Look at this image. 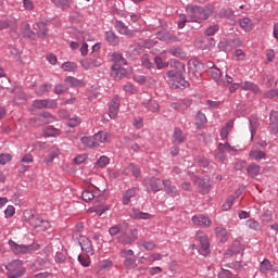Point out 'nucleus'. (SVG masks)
<instances>
[{
    "label": "nucleus",
    "mask_w": 278,
    "mask_h": 278,
    "mask_svg": "<svg viewBox=\"0 0 278 278\" xmlns=\"http://www.w3.org/2000/svg\"><path fill=\"white\" fill-rule=\"evenodd\" d=\"M172 70L167 72V83L170 88L175 90L179 88H188L189 84L184 78V73H186V64L174 61L170 64Z\"/></svg>",
    "instance_id": "1"
},
{
    "label": "nucleus",
    "mask_w": 278,
    "mask_h": 278,
    "mask_svg": "<svg viewBox=\"0 0 278 278\" xmlns=\"http://www.w3.org/2000/svg\"><path fill=\"white\" fill-rule=\"evenodd\" d=\"M111 60L113 61L111 77L116 80H121L127 76V70L124 66L127 64L125 59L121 53L111 54Z\"/></svg>",
    "instance_id": "2"
},
{
    "label": "nucleus",
    "mask_w": 278,
    "mask_h": 278,
    "mask_svg": "<svg viewBox=\"0 0 278 278\" xmlns=\"http://www.w3.org/2000/svg\"><path fill=\"white\" fill-rule=\"evenodd\" d=\"M24 220L30 225L34 229L38 231H47V229H51V224L49 220L40 218L38 215L34 214V211L26 210L24 212Z\"/></svg>",
    "instance_id": "3"
},
{
    "label": "nucleus",
    "mask_w": 278,
    "mask_h": 278,
    "mask_svg": "<svg viewBox=\"0 0 278 278\" xmlns=\"http://www.w3.org/2000/svg\"><path fill=\"white\" fill-rule=\"evenodd\" d=\"M5 269L11 273L8 278H18L25 275V268H23V261L21 260L12 261L5 266Z\"/></svg>",
    "instance_id": "4"
},
{
    "label": "nucleus",
    "mask_w": 278,
    "mask_h": 278,
    "mask_svg": "<svg viewBox=\"0 0 278 278\" xmlns=\"http://www.w3.org/2000/svg\"><path fill=\"white\" fill-rule=\"evenodd\" d=\"M9 247H11V251L15 253V255H25L27 253H34V251H38L40 249V245H23L18 244L12 240L9 241Z\"/></svg>",
    "instance_id": "5"
},
{
    "label": "nucleus",
    "mask_w": 278,
    "mask_h": 278,
    "mask_svg": "<svg viewBox=\"0 0 278 278\" xmlns=\"http://www.w3.org/2000/svg\"><path fill=\"white\" fill-rule=\"evenodd\" d=\"M119 255L124 258V266L127 270H131L138 267V264H136V256L134 255V250H121Z\"/></svg>",
    "instance_id": "6"
},
{
    "label": "nucleus",
    "mask_w": 278,
    "mask_h": 278,
    "mask_svg": "<svg viewBox=\"0 0 278 278\" xmlns=\"http://www.w3.org/2000/svg\"><path fill=\"white\" fill-rule=\"evenodd\" d=\"M83 68H85V71H90L92 68H99V66L103 65V59H101V56H97V54L90 55L87 59H84L80 62Z\"/></svg>",
    "instance_id": "7"
},
{
    "label": "nucleus",
    "mask_w": 278,
    "mask_h": 278,
    "mask_svg": "<svg viewBox=\"0 0 278 278\" xmlns=\"http://www.w3.org/2000/svg\"><path fill=\"white\" fill-rule=\"evenodd\" d=\"M35 110H53L58 108V102L53 99H37L33 102Z\"/></svg>",
    "instance_id": "8"
},
{
    "label": "nucleus",
    "mask_w": 278,
    "mask_h": 278,
    "mask_svg": "<svg viewBox=\"0 0 278 278\" xmlns=\"http://www.w3.org/2000/svg\"><path fill=\"white\" fill-rule=\"evenodd\" d=\"M197 240L200 242L201 255H210V240L207 239V235H205L203 231H198Z\"/></svg>",
    "instance_id": "9"
},
{
    "label": "nucleus",
    "mask_w": 278,
    "mask_h": 278,
    "mask_svg": "<svg viewBox=\"0 0 278 278\" xmlns=\"http://www.w3.org/2000/svg\"><path fill=\"white\" fill-rule=\"evenodd\" d=\"M81 251L86 253L88 257L94 255V247H92V241L86 236H80L78 239Z\"/></svg>",
    "instance_id": "10"
},
{
    "label": "nucleus",
    "mask_w": 278,
    "mask_h": 278,
    "mask_svg": "<svg viewBox=\"0 0 278 278\" xmlns=\"http://www.w3.org/2000/svg\"><path fill=\"white\" fill-rule=\"evenodd\" d=\"M121 244H131L138 240V229H130L129 233H122L117 238Z\"/></svg>",
    "instance_id": "11"
},
{
    "label": "nucleus",
    "mask_w": 278,
    "mask_h": 278,
    "mask_svg": "<svg viewBox=\"0 0 278 278\" xmlns=\"http://www.w3.org/2000/svg\"><path fill=\"white\" fill-rule=\"evenodd\" d=\"M186 12L188 15L189 21L191 23H200V7L199 5H193V4H188L186 7Z\"/></svg>",
    "instance_id": "12"
},
{
    "label": "nucleus",
    "mask_w": 278,
    "mask_h": 278,
    "mask_svg": "<svg viewBox=\"0 0 278 278\" xmlns=\"http://www.w3.org/2000/svg\"><path fill=\"white\" fill-rule=\"evenodd\" d=\"M188 175H190L193 184H198V188H199L201 194H207V192H210V182L207 181V179H205V178L199 179V177H197L194 175L192 176V174L190 172H188Z\"/></svg>",
    "instance_id": "13"
},
{
    "label": "nucleus",
    "mask_w": 278,
    "mask_h": 278,
    "mask_svg": "<svg viewBox=\"0 0 278 278\" xmlns=\"http://www.w3.org/2000/svg\"><path fill=\"white\" fill-rule=\"evenodd\" d=\"M146 188L152 192H160L162 190V180L160 178L150 177L146 178L143 181Z\"/></svg>",
    "instance_id": "14"
},
{
    "label": "nucleus",
    "mask_w": 278,
    "mask_h": 278,
    "mask_svg": "<svg viewBox=\"0 0 278 278\" xmlns=\"http://www.w3.org/2000/svg\"><path fill=\"white\" fill-rule=\"evenodd\" d=\"M193 225H197L198 227H204L210 228L212 227V219L203 214L194 215L191 218Z\"/></svg>",
    "instance_id": "15"
},
{
    "label": "nucleus",
    "mask_w": 278,
    "mask_h": 278,
    "mask_svg": "<svg viewBox=\"0 0 278 278\" xmlns=\"http://www.w3.org/2000/svg\"><path fill=\"white\" fill-rule=\"evenodd\" d=\"M119 108H121V99H118V96H115L112 99L111 104L109 106L110 118H116V116L118 115Z\"/></svg>",
    "instance_id": "16"
},
{
    "label": "nucleus",
    "mask_w": 278,
    "mask_h": 278,
    "mask_svg": "<svg viewBox=\"0 0 278 278\" xmlns=\"http://www.w3.org/2000/svg\"><path fill=\"white\" fill-rule=\"evenodd\" d=\"M130 218H134L135 220H151V218H153V215L141 212L138 208H132L130 212Z\"/></svg>",
    "instance_id": "17"
},
{
    "label": "nucleus",
    "mask_w": 278,
    "mask_h": 278,
    "mask_svg": "<svg viewBox=\"0 0 278 278\" xmlns=\"http://www.w3.org/2000/svg\"><path fill=\"white\" fill-rule=\"evenodd\" d=\"M212 14H214V5L207 4L205 7H200V23L207 21Z\"/></svg>",
    "instance_id": "18"
},
{
    "label": "nucleus",
    "mask_w": 278,
    "mask_h": 278,
    "mask_svg": "<svg viewBox=\"0 0 278 278\" xmlns=\"http://www.w3.org/2000/svg\"><path fill=\"white\" fill-rule=\"evenodd\" d=\"M241 90H250L254 94H262V89H260V86H257L255 83H251L249 80H245L240 84Z\"/></svg>",
    "instance_id": "19"
},
{
    "label": "nucleus",
    "mask_w": 278,
    "mask_h": 278,
    "mask_svg": "<svg viewBox=\"0 0 278 278\" xmlns=\"http://www.w3.org/2000/svg\"><path fill=\"white\" fill-rule=\"evenodd\" d=\"M190 105H192V100L190 99L179 100L178 102L172 103L173 110H178V112H185Z\"/></svg>",
    "instance_id": "20"
},
{
    "label": "nucleus",
    "mask_w": 278,
    "mask_h": 278,
    "mask_svg": "<svg viewBox=\"0 0 278 278\" xmlns=\"http://www.w3.org/2000/svg\"><path fill=\"white\" fill-rule=\"evenodd\" d=\"M115 29L118 34H122V36H126V38H134V31L129 30L123 22H116Z\"/></svg>",
    "instance_id": "21"
},
{
    "label": "nucleus",
    "mask_w": 278,
    "mask_h": 278,
    "mask_svg": "<svg viewBox=\"0 0 278 278\" xmlns=\"http://www.w3.org/2000/svg\"><path fill=\"white\" fill-rule=\"evenodd\" d=\"M163 186L166 194L169 197H177V194H179L177 187L173 186V182L169 179H163Z\"/></svg>",
    "instance_id": "22"
},
{
    "label": "nucleus",
    "mask_w": 278,
    "mask_h": 278,
    "mask_svg": "<svg viewBox=\"0 0 278 278\" xmlns=\"http://www.w3.org/2000/svg\"><path fill=\"white\" fill-rule=\"evenodd\" d=\"M60 155V149L58 147H52L49 149L48 155L45 157V164L47 166H51L53 164V160Z\"/></svg>",
    "instance_id": "23"
},
{
    "label": "nucleus",
    "mask_w": 278,
    "mask_h": 278,
    "mask_svg": "<svg viewBox=\"0 0 278 278\" xmlns=\"http://www.w3.org/2000/svg\"><path fill=\"white\" fill-rule=\"evenodd\" d=\"M249 155H250V160H253L254 162L266 160V152L262 151L260 148L252 149Z\"/></svg>",
    "instance_id": "24"
},
{
    "label": "nucleus",
    "mask_w": 278,
    "mask_h": 278,
    "mask_svg": "<svg viewBox=\"0 0 278 278\" xmlns=\"http://www.w3.org/2000/svg\"><path fill=\"white\" fill-rule=\"evenodd\" d=\"M195 47L201 49V51H210V49H212V39L200 38L195 41Z\"/></svg>",
    "instance_id": "25"
},
{
    "label": "nucleus",
    "mask_w": 278,
    "mask_h": 278,
    "mask_svg": "<svg viewBox=\"0 0 278 278\" xmlns=\"http://www.w3.org/2000/svg\"><path fill=\"white\" fill-rule=\"evenodd\" d=\"M35 31H37V36L39 38H46L49 34V29L47 28V24L39 22L34 25Z\"/></svg>",
    "instance_id": "26"
},
{
    "label": "nucleus",
    "mask_w": 278,
    "mask_h": 278,
    "mask_svg": "<svg viewBox=\"0 0 278 278\" xmlns=\"http://www.w3.org/2000/svg\"><path fill=\"white\" fill-rule=\"evenodd\" d=\"M239 26L241 27V29H243V31H252L254 24H253V20L249 18V17H243L239 20Z\"/></svg>",
    "instance_id": "27"
},
{
    "label": "nucleus",
    "mask_w": 278,
    "mask_h": 278,
    "mask_svg": "<svg viewBox=\"0 0 278 278\" xmlns=\"http://www.w3.org/2000/svg\"><path fill=\"white\" fill-rule=\"evenodd\" d=\"M156 38L163 42H177V37H173L168 31L161 30L156 34Z\"/></svg>",
    "instance_id": "28"
},
{
    "label": "nucleus",
    "mask_w": 278,
    "mask_h": 278,
    "mask_svg": "<svg viewBox=\"0 0 278 278\" xmlns=\"http://www.w3.org/2000/svg\"><path fill=\"white\" fill-rule=\"evenodd\" d=\"M216 238L219 240V242L225 243L227 240H229V233H227V229L223 227H216L215 228Z\"/></svg>",
    "instance_id": "29"
},
{
    "label": "nucleus",
    "mask_w": 278,
    "mask_h": 278,
    "mask_svg": "<svg viewBox=\"0 0 278 278\" xmlns=\"http://www.w3.org/2000/svg\"><path fill=\"white\" fill-rule=\"evenodd\" d=\"M110 134H108L106 131H99L93 136V140H96L97 147H99V144L108 142Z\"/></svg>",
    "instance_id": "30"
},
{
    "label": "nucleus",
    "mask_w": 278,
    "mask_h": 278,
    "mask_svg": "<svg viewBox=\"0 0 278 278\" xmlns=\"http://www.w3.org/2000/svg\"><path fill=\"white\" fill-rule=\"evenodd\" d=\"M240 194H241V191L239 189L236 191L235 195H231L226 200V202L223 204L224 212H229V210H231V206L233 205V201H236V199H238Z\"/></svg>",
    "instance_id": "31"
},
{
    "label": "nucleus",
    "mask_w": 278,
    "mask_h": 278,
    "mask_svg": "<svg viewBox=\"0 0 278 278\" xmlns=\"http://www.w3.org/2000/svg\"><path fill=\"white\" fill-rule=\"evenodd\" d=\"M269 121H270V129L274 131V134L278 132V112L277 111H271L269 115Z\"/></svg>",
    "instance_id": "32"
},
{
    "label": "nucleus",
    "mask_w": 278,
    "mask_h": 278,
    "mask_svg": "<svg viewBox=\"0 0 278 278\" xmlns=\"http://www.w3.org/2000/svg\"><path fill=\"white\" fill-rule=\"evenodd\" d=\"M137 194V189L136 188H131L128 189L123 197V205H129V203H131V199H134V197H136Z\"/></svg>",
    "instance_id": "33"
},
{
    "label": "nucleus",
    "mask_w": 278,
    "mask_h": 278,
    "mask_svg": "<svg viewBox=\"0 0 278 278\" xmlns=\"http://www.w3.org/2000/svg\"><path fill=\"white\" fill-rule=\"evenodd\" d=\"M208 73L212 79H214V81H216L218 86L223 84V80H220V77H223V73L220 72V68L212 67Z\"/></svg>",
    "instance_id": "34"
},
{
    "label": "nucleus",
    "mask_w": 278,
    "mask_h": 278,
    "mask_svg": "<svg viewBox=\"0 0 278 278\" xmlns=\"http://www.w3.org/2000/svg\"><path fill=\"white\" fill-rule=\"evenodd\" d=\"M247 173L250 177H257L262 173V166L253 163L247 167Z\"/></svg>",
    "instance_id": "35"
},
{
    "label": "nucleus",
    "mask_w": 278,
    "mask_h": 278,
    "mask_svg": "<svg viewBox=\"0 0 278 278\" xmlns=\"http://www.w3.org/2000/svg\"><path fill=\"white\" fill-rule=\"evenodd\" d=\"M173 142H176L177 144L186 142V136H184V131H181L180 128L174 129Z\"/></svg>",
    "instance_id": "36"
},
{
    "label": "nucleus",
    "mask_w": 278,
    "mask_h": 278,
    "mask_svg": "<svg viewBox=\"0 0 278 278\" xmlns=\"http://www.w3.org/2000/svg\"><path fill=\"white\" fill-rule=\"evenodd\" d=\"M66 86H70L71 88H77V86H84V81L73 77L68 76L65 78Z\"/></svg>",
    "instance_id": "37"
},
{
    "label": "nucleus",
    "mask_w": 278,
    "mask_h": 278,
    "mask_svg": "<svg viewBox=\"0 0 278 278\" xmlns=\"http://www.w3.org/2000/svg\"><path fill=\"white\" fill-rule=\"evenodd\" d=\"M51 88H53V85L43 84L35 90V93L37 94V97H42L46 92H50Z\"/></svg>",
    "instance_id": "38"
},
{
    "label": "nucleus",
    "mask_w": 278,
    "mask_h": 278,
    "mask_svg": "<svg viewBox=\"0 0 278 278\" xmlns=\"http://www.w3.org/2000/svg\"><path fill=\"white\" fill-rule=\"evenodd\" d=\"M138 244L139 247H142L143 249H146V251H153L157 248V245L153 241L139 240Z\"/></svg>",
    "instance_id": "39"
},
{
    "label": "nucleus",
    "mask_w": 278,
    "mask_h": 278,
    "mask_svg": "<svg viewBox=\"0 0 278 278\" xmlns=\"http://www.w3.org/2000/svg\"><path fill=\"white\" fill-rule=\"evenodd\" d=\"M215 159L218 162H225L227 160V153H225V150L223 149V143L217 146V153L215 154Z\"/></svg>",
    "instance_id": "40"
},
{
    "label": "nucleus",
    "mask_w": 278,
    "mask_h": 278,
    "mask_svg": "<svg viewBox=\"0 0 278 278\" xmlns=\"http://www.w3.org/2000/svg\"><path fill=\"white\" fill-rule=\"evenodd\" d=\"M144 108H147V110H149V112H160V104L153 100L143 102Z\"/></svg>",
    "instance_id": "41"
},
{
    "label": "nucleus",
    "mask_w": 278,
    "mask_h": 278,
    "mask_svg": "<svg viewBox=\"0 0 278 278\" xmlns=\"http://www.w3.org/2000/svg\"><path fill=\"white\" fill-rule=\"evenodd\" d=\"M34 162V155L31 154H25L22 160H21V164L23 165V173H25V170L29 169V166L25 165V164H31Z\"/></svg>",
    "instance_id": "42"
},
{
    "label": "nucleus",
    "mask_w": 278,
    "mask_h": 278,
    "mask_svg": "<svg viewBox=\"0 0 278 278\" xmlns=\"http://www.w3.org/2000/svg\"><path fill=\"white\" fill-rule=\"evenodd\" d=\"M205 123H207V117L202 112H198L197 117H195L197 128L201 129V127H203V125H205Z\"/></svg>",
    "instance_id": "43"
},
{
    "label": "nucleus",
    "mask_w": 278,
    "mask_h": 278,
    "mask_svg": "<svg viewBox=\"0 0 278 278\" xmlns=\"http://www.w3.org/2000/svg\"><path fill=\"white\" fill-rule=\"evenodd\" d=\"M81 142L83 144H85V147H88L89 149H97V142L94 140V137H83Z\"/></svg>",
    "instance_id": "44"
},
{
    "label": "nucleus",
    "mask_w": 278,
    "mask_h": 278,
    "mask_svg": "<svg viewBox=\"0 0 278 278\" xmlns=\"http://www.w3.org/2000/svg\"><path fill=\"white\" fill-rule=\"evenodd\" d=\"M56 8H60L61 10H68L71 8V1L70 0H51Z\"/></svg>",
    "instance_id": "45"
},
{
    "label": "nucleus",
    "mask_w": 278,
    "mask_h": 278,
    "mask_svg": "<svg viewBox=\"0 0 278 278\" xmlns=\"http://www.w3.org/2000/svg\"><path fill=\"white\" fill-rule=\"evenodd\" d=\"M105 40H108V42L113 46H116L118 43V37L111 30L105 33Z\"/></svg>",
    "instance_id": "46"
},
{
    "label": "nucleus",
    "mask_w": 278,
    "mask_h": 278,
    "mask_svg": "<svg viewBox=\"0 0 278 278\" xmlns=\"http://www.w3.org/2000/svg\"><path fill=\"white\" fill-rule=\"evenodd\" d=\"M62 70L67 73H73L74 71H77V63L75 62H65L62 64Z\"/></svg>",
    "instance_id": "47"
},
{
    "label": "nucleus",
    "mask_w": 278,
    "mask_h": 278,
    "mask_svg": "<svg viewBox=\"0 0 278 278\" xmlns=\"http://www.w3.org/2000/svg\"><path fill=\"white\" fill-rule=\"evenodd\" d=\"M22 31L26 38H34L35 33L29 28V24L27 23H22Z\"/></svg>",
    "instance_id": "48"
},
{
    "label": "nucleus",
    "mask_w": 278,
    "mask_h": 278,
    "mask_svg": "<svg viewBox=\"0 0 278 278\" xmlns=\"http://www.w3.org/2000/svg\"><path fill=\"white\" fill-rule=\"evenodd\" d=\"M128 173H132V175L138 179L140 177V169L136 167V165L130 164L128 165L127 169H124V174L128 175Z\"/></svg>",
    "instance_id": "49"
},
{
    "label": "nucleus",
    "mask_w": 278,
    "mask_h": 278,
    "mask_svg": "<svg viewBox=\"0 0 278 278\" xmlns=\"http://www.w3.org/2000/svg\"><path fill=\"white\" fill-rule=\"evenodd\" d=\"M43 134L47 138H51V137L60 136V130L58 128H53L49 126L45 129Z\"/></svg>",
    "instance_id": "50"
},
{
    "label": "nucleus",
    "mask_w": 278,
    "mask_h": 278,
    "mask_svg": "<svg viewBox=\"0 0 278 278\" xmlns=\"http://www.w3.org/2000/svg\"><path fill=\"white\" fill-rule=\"evenodd\" d=\"M245 225L249 229H252L253 231H260L261 229L260 223L255 219H248L245 222Z\"/></svg>",
    "instance_id": "51"
},
{
    "label": "nucleus",
    "mask_w": 278,
    "mask_h": 278,
    "mask_svg": "<svg viewBox=\"0 0 278 278\" xmlns=\"http://www.w3.org/2000/svg\"><path fill=\"white\" fill-rule=\"evenodd\" d=\"M108 164H110V157L102 155L97 161L96 166H98V168H105V166H108Z\"/></svg>",
    "instance_id": "52"
},
{
    "label": "nucleus",
    "mask_w": 278,
    "mask_h": 278,
    "mask_svg": "<svg viewBox=\"0 0 278 278\" xmlns=\"http://www.w3.org/2000/svg\"><path fill=\"white\" fill-rule=\"evenodd\" d=\"M186 23H190V18L188 17V14H180L178 16V27L179 29H184L186 27Z\"/></svg>",
    "instance_id": "53"
},
{
    "label": "nucleus",
    "mask_w": 278,
    "mask_h": 278,
    "mask_svg": "<svg viewBox=\"0 0 278 278\" xmlns=\"http://www.w3.org/2000/svg\"><path fill=\"white\" fill-rule=\"evenodd\" d=\"M170 55H174V58H186V52L181 48H172L169 49Z\"/></svg>",
    "instance_id": "54"
},
{
    "label": "nucleus",
    "mask_w": 278,
    "mask_h": 278,
    "mask_svg": "<svg viewBox=\"0 0 278 278\" xmlns=\"http://www.w3.org/2000/svg\"><path fill=\"white\" fill-rule=\"evenodd\" d=\"M233 127V121H230L226 124V127L222 129L220 136L223 140H227V136H229V128Z\"/></svg>",
    "instance_id": "55"
},
{
    "label": "nucleus",
    "mask_w": 278,
    "mask_h": 278,
    "mask_svg": "<svg viewBox=\"0 0 278 278\" xmlns=\"http://www.w3.org/2000/svg\"><path fill=\"white\" fill-rule=\"evenodd\" d=\"M154 262H162V254L152 253L148 256V264L151 266Z\"/></svg>",
    "instance_id": "56"
},
{
    "label": "nucleus",
    "mask_w": 278,
    "mask_h": 278,
    "mask_svg": "<svg viewBox=\"0 0 278 278\" xmlns=\"http://www.w3.org/2000/svg\"><path fill=\"white\" fill-rule=\"evenodd\" d=\"M257 127H260V123L257 121H250L251 140H253V136H255Z\"/></svg>",
    "instance_id": "57"
},
{
    "label": "nucleus",
    "mask_w": 278,
    "mask_h": 278,
    "mask_svg": "<svg viewBox=\"0 0 278 278\" xmlns=\"http://www.w3.org/2000/svg\"><path fill=\"white\" fill-rule=\"evenodd\" d=\"M270 268H273V265L270 264V261L264 260L261 263V270H262V273H266V270H270Z\"/></svg>",
    "instance_id": "58"
},
{
    "label": "nucleus",
    "mask_w": 278,
    "mask_h": 278,
    "mask_svg": "<svg viewBox=\"0 0 278 278\" xmlns=\"http://www.w3.org/2000/svg\"><path fill=\"white\" fill-rule=\"evenodd\" d=\"M81 197H83V200L88 203L89 201H92V199H94V193H92V191L86 190L83 192Z\"/></svg>",
    "instance_id": "59"
},
{
    "label": "nucleus",
    "mask_w": 278,
    "mask_h": 278,
    "mask_svg": "<svg viewBox=\"0 0 278 278\" xmlns=\"http://www.w3.org/2000/svg\"><path fill=\"white\" fill-rule=\"evenodd\" d=\"M22 3L24 5V9L27 10L28 12H31L35 8L34 1L31 0H22Z\"/></svg>",
    "instance_id": "60"
},
{
    "label": "nucleus",
    "mask_w": 278,
    "mask_h": 278,
    "mask_svg": "<svg viewBox=\"0 0 278 278\" xmlns=\"http://www.w3.org/2000/svg\"><path fill=\"white\" fill-rule=\"evenodd\" d=\"M266 99H277L278 97V89H270L265 92Z\"/></svg>",
    "instance_id": "61"
},
{
    "label": "nucleus",
    "mask_w": 278,
    "mask_h": 278,
    "mask_svg": "<svg viewBox=\"0 0 278 278\" xmlns=\"http://www.w3.org/2000/svg\"><path fill=\"white\" fill-rule=\"evenodd\" d=\"M154 62H155L157 68H166L168 66V63L162 61V58H160V56H156L154 59Z\"/></svg>",
    "instance_id": "62"
},
{
    "label": "nucleus",
    "mask_w": 278,
    "mask_h": 278,
    "mask_svg": "<svg viewBox=\"0 0 278 278\" xmlns=\"http://www.w3.org/2000/svg\"><path fill=\"white\" fill-rule=\"evenodd\" d=\"M218 278H237L231 271L227 269H222V271L218 275Z\"/></svg>",
    "instance_id": "63"
},
{
    "label": "nucleus",
    "mask_w": 278,
    "mask_h": 278,
    "mask_svg": "<svg viewBox=\"0 0 278 278\" xmlns=\"http://www.w3.org/2000/svg\"><path fill=\"white\" fill-rule=\"evenodd\" d=\"M216 31H218V25H213V26H210V27L205 30V35H206V36H214V34H216Z\"/></svg>",
    "instance_id": "64"
}]
</instances>
